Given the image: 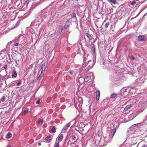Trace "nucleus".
<instances>
[{
	"label": "nucleus",
	"instance_id": "7",
	"mask_svg": "<svg viewBox=\"0 0 147 147\" xmlns=\"http://www.w3.org/2000/svg\"><path fill=\"white\" fill-rule=\"evenodd\" d=\"M96 100H99V97L100 95V92L99 90H97L96 91Z\"/></svg>",
	"mask_w": 147,
	"mask_h": 147
},
{
	"label": "nucleus",
	"instance_id": "28",
	"mask_svg": "<svg viewBox=\"0 0 147 147\" xmlns=\"http://www.w3.org/2000/svg\"><path fill=\"white\" fill-rule=\"evenodd\" d=\"M41 76H40V75L37 78V80H40L41 78Z\"/></svg>",
	"mask_w": 147,
	"mask_h": 147
},
{
	"label": "nucleus",
	"instance_id": "18",
	"mask_svg": "<svg viewBox=\"0 0 147 147\" xmlns=\"http://www.w3.org/2000/svg\"><path fill=\"white\" fill-rule=\"evenodd\" d=\"M28 110H26L25 111H24L23 113H22V115H26V113H28Z\"/></svg>",
	"mask_w": 147,
	"mask_h": 147
},
{
	"label": "nucleus",
	"instance_id": "29",
	"mask_svg": "<svg viewBox=\"0 0 147 147\" xmlns=\"http://www.w3.org/2000/svg\"><path fill=\"white\" fill-rule=\"evenodd\" d=\"M7 65H5L3 67V69H5L7 68Z\"/></svg>",
	"mask_w": 147,
	"mask_h": 147
},
{
	"label": "nucleus",
	"instance_id": "25",
	"mask_svg": "<svg viewBox=\"0 0 147 147\" xmlns=\"http://www.w3.org/2000/svg\"><path fill=\"white\" fill-rule=\"evenodd\" d=\"M22 83V82L20 81H19L18 83L16 84V85L17 86H19Z\"/></svg>",
	"mask_w": 147,
	"mask_h": 147
},
{
	"label": "nucleus",
	"instance_id": "11",
	"mask_svg": "<svg viewBox=\"0 0 147 147\" xmlns=\"http://www.w3.org/2000/svg\"><path fill=\"white\" fill-rule=\"evenodd\" d=\"M17 74L16 71H13L12 72V77L13 78H15L16 77Z\"/></svg>",
	"mask_w": 147,
	"mask_h": 147
},
{
	"label": "nucleus",
	"instance_id": "24",
	"mask_svg": "<svg viewBox=\"0 0 147 147\" xmlns=\"http://www.w3.org/2000/svg\"><path fill=\"white\" fill-rule=\"evenodd\" d=\"M76 14L75 13H72V15L71 16V17H75L76 16Z\"/></svg>",
	"mask_w": 147,
	"mask_h": 147
},
{
	"label": "nucleus",
	"instance_id": "4",
	"mask_svg": "<svg viewBox=\"0 0 147 147\" xmlns=\"http://www.w3.org/2000/svg\"><path fill=\"white\" fill-rule=\"evenodd\" d=\"M116 131V129H112V130L111 131V132L109 134L110 137H111V138H112L113 136Z\"/></svg>",
	"mask_w": 147,
	"mask_h": 147
},
{
	"label": "nucleus",
	"instance_id": "30",
	"mask_svg": "<svg viewBox=\"0 0 147 147\" xmlns=\"http://www.w3.org/2000/svg\"><path fill=\"white\" fill-rule=\"evenodd\" d=\"M69 19H68V20L67 21H66V24L68 23H69Z\"/></svg>",
	"mask_w": 147,
	"mask_h": 147
},
{
	"label": "nucleus",
	"instance_id": "37",
	"mask_svg": "<svg viewBox=\"0 0 147 147\" xmlns=\"http://www.w3.org/2000/svg\"><path fill=\"white\" fill-rule=\"evenodd\" d=\"M7 147H11V146L9 145L7 146Z\"/></svg>",
	"mask_w": 147,
	"mask_h": 147
},
{
	"label": "nucleus",
	"instance_id": "27",
	"mask_svg": "<svg viewBox=\"0 0 147 147\" xmlns=\"http://www.w3.org/2000/svg\"><path fill=\"white\" fill-rule=\"evenodd\" d=\"M40 101V100H38L37 101H36V104H38L39 103H40L41 102Z\"/></svg>",
	"mask_w": 147,
	"mask_h": 147
},
{
	"label": "nucleus",
	"instance_id": "15",
	"mask_svg": "<svg viewBox=\"0 0 147 147\" xmlns=\"http://www.w3.org/2000/svg\"><path fill=\"white\" fill-rule=\"evenodd\" d=\"M129 3H130V4L132 5H134L135 4H136V1H130Z\"/></svg>",
	"mask_w": 147,
	"mask_h": 147
},
{
	"label": "nucleus",
	"instance_id": "21",
	"mask_svg": "<svg viewBox=\"0 0 147 147\" xmlns=\"http://www.w3.org/2000/svg\"><path fill=\"white\" fill-rule=\"evenodd\" d=\"M71 137L72 139L74 140H75L76 139V137L75 135H73Z\"/></svg>",
	"mask_w": 147,
	"mask_h": 147
},
{
	"label": "nucleus",
	"instance_id": "6",
	"mask_svg": "<svg viewBox=\"0 0 147 147\" xmlns=\"http://www.w3.org/2000/svg\"><path fill=\"white\" fill-rule=\"evenodd\" d=\"M133 106L132 105L130 104L129 105H127L124 108V111H127L131 107Z\"/></svg>",
	"mask_w": 147,
	"mask_h": 147
},
{
	"label": "nucleus",
	"instance_id": "22",
	"mask_svg": "<svg viewBox=\"0 0 147 147\" xmlns=\"http://www.w3.org/2000/svg\"><path fill=\"white\" fill-rule=\"evenodd\" d=\"M88 77H85L84 79V80L85 82H88Z\"/></svg>",
	"mask_w": 147,
	"mask_h": 147
},
{
	"label": "nucleus",
	"instance_id": "5",
	"mask_svg": "<svg viewBox=\"0 0 147 147\" xmlns=\"http://www.w3.org/2000/svg\"><path fill=\"white\" fill-rule=\"evenodd\" d=\"M63 138V135L62 134H60L57 138V141L60 142L61 141Z\"/></svg>",
	"mask_w": 147,
	"mask_h": 147
},
{
	"label": "nucleus",
	"instance_id": "12",
	"mask_svg": "<svg viewBox=\"0 0 147 147\" xmlns=\"http://www.w3.org/2000/svg\"><path fill=\"white\" fill-rule=\"evenodd\" d=\"M57 29L58 31H59V33H61L63 30L62 28L60 26H59L57 28Z\"/></svg>",
	"mask_w": 147,
	"mask_h": 147
},
{
	"label": "nucleus",
	"instance_id": "13",
	"mask_svg": "<svg viewBox=\"0 0 147 147\" xmlns=\"http://www.w3.org/2000/svg\"><path fill=\"white\" fill-rule=\"evenodd\" d=\"M117 95L115 93H113L111 95L110 98H114L117 96Z\"/></svg>",
	"mask_w": 147,
	"mask_h": 147
},
{
	"label": "nucleus",
	"instance_id": "33",
	"mask_svg": "<svg viewBox=\"0 0 147 147\" xmlns=\"http://www.w3.org/2000/svg\"><path fill=\"white\" fill-rule=\"evenodd\" d=\"M19 45V43H16L15 44V46H17Z\"/></svg>",
	"mask_w": 147,
	"mask_h": 147
},
{
	"label": "nucleus",
	"instance_id": "34",
	"mask_svg": "<svg viewBox=\"0 0 147 147\" xmlns=\"http://www.w3.org/2000/svg\"><path fill=\"white\" fill-rule=\"evenodd\" d=\"M51 137V136H48L46 138H49V139H50Z\"/></svg>",
	"mask_w": 147,
	"mask_h": 147
},
{
	"label": "nucleus",
	"instance_id": "8",
	"mask_svg": "<svg viewBox=\"0 0 147 147\" xmlns=\"http://www.w3.org/2000/svg\"><path fill=\"white\" fill-rule=\"evenodd\" d=\"M107 0L108 2H110L111 3H112L114 4H116L117 3V2L116 1L117 0Z\"/></svg>",
	"mask_w": 147,
	"mask_h": 147
},
{
	"label": "nucleus",
	"instance_id": "20",
	"mask_svg": "<svg viewBox=\"0 0 147 147\" xmlns=\"http://www.w3.org/2000/svg\"><path fill=\"white\" fill-rule=\"evenodd\" d=\"M38 123H43V121L42 119H40L39 120H38L37 121Z\"/></svg>",
	"mask_w": 147,
	"mask_h": 147
},
{
	"label": "nucleus",
	"instance_id": "10",
	"mask_svg": "<svg viewBox=\"0 0 147 147\" xmlns=\"http://www.w3.org/2000/svg\"><path fill=\"white\" fill-rule=\"evenodd\" d=\"M12 136L11 133L10 132H8L6 136V138L7 139H9Z\"/></svg>",
	"mask_w": 147,
	"mask_h": 147
},
{
	"label": "nucleus",
	"instance_id": "19",
	"mask_svg": "<svg viewBox=\"0 0 147 147\" xmlns=\"http://www.w3.org/2000/svg\"><path fill=\"white\" fill-rule=\"evenodd\" d=\"M5 96H3L1 98V100L2 102H3L5 101Z\"/></svg>",
	"mask_w": 147,
	"mask_h": 147
},
{
	"label": "nucleus",
	"instance_id": "17",
	"mask_svg": "<svg viewBox=\"0 0 147 147\" xmlns=\"http://www.w3.org/2000/svg\"><path fill=\"white\" fill-rule=\"evenodd\" d=\"M109 24V22L107 23L105 25V28H107Z\"/></svg>",
	"mask_w": 147,
	"mask_h": 147
},
{
	"label": "nucleus",
	"instance_id": "9",
	"mask_svg": "<svg viewBox=\"0 0 147 147\" xmlns=\"http://www.w3.org/2000/svg\"><path fill=\"white\" fill-rule=\"evenodd\" d=\"M86 36L88 39V40H90L92 39V37L88 33H86Z\"/></svg>",
	"mask_w": 147,
	"mask_h": 147
},
{
	"label": "nucleus",
	"instance_id": "31",
	"mask_svg": "<svg viewBox=\"0 0 147 147\" xmlns=\"http://www.w3.org/2000/svg\"><path fill=\"white\" fill-rule=\"evenodd\" d=\"M73 72L72 71H69V73L71 74H73Z\"/></svg>",
	"mask_w": 147,
	"mask_h": 147
},
{
	"label": "nucleus",
	"instance_id": "16",
	"mask_svg": "<svg viewBox=\"0 0 147 147\" xmlns=\"http://www.w3.org/2000/svg\"><path fill=\"white\" fill-rule=\"evenodd\" d=\"M45 140L47 143L50 142L51 141V139L47 138H45Z\"/></svg>",
	"mask_w": 147,
	"mask_h": 147
},
{
	"label": "nucleus",
	"instance_id": "3",
	"mask_svg": "<svg viewBox=\"0 0 147 147\" xmlns=\"http://www.w3.org/2000/svg\"><path fill=\"white\" fill-rule=\"evenodd\" d=\"M49 130L50 131L51 130V132L52 133H54L56 132V129L54 126H51L49 128Z\"/></svg>",
	"mask_w": 147,
	"mask_h": 147
},
{
	"label": "nucleus",
	"instance_id": "39",
	"mask_svg": "<svg viewBox=\"0 0 147 147\" xmlns=\"http://www.w3.org/2000/svg\"><path fill=\"white\" fill-rule=\"evenodd\" d=\"M1 100H0V103H1Z\"/></svg>",
	"mask_w": 147,
	"mask_h": 147
},
{
	"label": "nucleus",
	"instance_id": "23",
	"mask_svg": "<svg viewBox=\"0 0 147 147\" xmlns=\"http://www.w3.org/2000/svg\"><path fill=\"white\" fill-rule=\"evenodd\" d=\"M68 129L67 128V127H66V126L64 127L63 129V131H66Z\"/></svg>",
	"mask_w": 147,
	"mask_h": 147
},
{
	"label": "nucleus",
	"instance_id": "2",
	"mask_svg": "<svg viewBox=\"0 0 147 147\" xmlns=\"http://www.w3.org/2000/svg\"><path fill=\"white\" fill-rule=\"evenodd\" d=\"M48 64L47 62H45L41 66V73L42 74V73L46 69Z\"/></svg>",
	"mask_w": 147,
	"mask_h": 147
},
{
	"label": "nucleus",
	"instance_id": "32",
	"mask_svg": "<svg viewBox=\"0 0 147 147\" xmlns=\"http://www.w3.org/2000/svg\"><path fill=\"white\" fill-rule=\"evenodd\" d=\"M131 59H134H134L135 58H134V57L133 56H131Z\"/></svg>",
	"mask_w": 147,
	"mask_h": 147
},
{
	"label": "nucleus",
	"instance_id": "1",
	"mask_svg": "<svg viewBox=\"0 0 147 147\" xmlns=\"http://www.w3.org/2000/svg\"><path fill=\"white\" fill-rule=\"evenodd\" d=\"M146 39L144 35H139L138 37L137 40L140 42H144L146 41Z\"/></svg>",
	"mask_w": 147,
	"mask_h": 147
},
{
	"label": "nucleus",
	"instance_id": "14",
	"mask_svg": "<svg viewBox=\"0 0 147 147\" xmlns=\"http://www.w3.org/2000/svg\"><path fill=\"white\" fill-rule=\"evenodd\" d=\"M59 142L57 141L55 144L54 147H59Z\"/></svg>",
	"mask_w": 147,
	"mask_h": 147
},
{
	"label": "nucleus",
	"instance_id": "26",
	"mask_svg": "<svg viewBox=\"0 0 147 147\" xmlns=\"http://www.w3.org/2000/svg\"><path fill=\"white\" fill-rule=\"evenodd\" d=\"M70 123H68L66 125V127H67V128L68 129V127H70Z\"/></svg>",
	"mask_w": 147,
	"mask_h": 147
},
{
	"label": "nucleus",
	"instance_id": "35",
	"mask_svg": "<svg viewBox=\"0 0 147 147\" xmlns=\"http://www.w3.org/2000/svg\"><path fill=\"white\" fill-rule=\"evenodd\" d=\"M142 147H147V145H144Z\"/></svg>",
	"mask_w": 147,
	"mask_h": 147
},
{
	"label": "nucleus",
	"instance_id": "36",
	"mask_svg": "<svg viewBox=\"0 0 147 147\" xmlns=\"http://www.w3.org/2000/svg\"><path fill=\"white\" fill-rule=\"evenodd\" d=\"M38 144L39 145H41V144L40 143H38Z\"/></svg>",
	"mask_w": 147,
	"mask_h": 147
},
{
	"label": "nucleus",
	"instance_id": "38",
	"mask_svg": "<svg viewBox=\"0 0 147 147\" xmlns=\"http://www.w3.org/2000/svg\"><path fill=\"white\" fill-rule=\"evenodd\" d=\"M64 27H65V28H67L65 26Z\"/></svg>",
	"mask_w": 147,
	"mask_h": 147
}]
</instances>
